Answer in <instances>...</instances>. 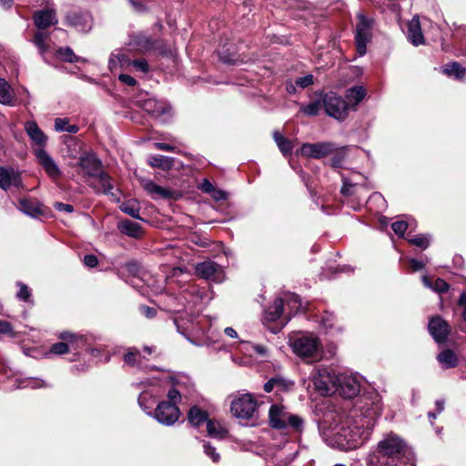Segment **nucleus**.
<instances>
[{"label": "nucleus", "mask_w": 466, "mask_h": 466, "mask_svg": "<svg viewBox=\"0 0 466 466\" xmlns=\"http://www.w3.org/2000/svg\"><path fill=\"white\" fill-rule=\"evenodd\" d=\"M380 412L378 395H362L350 410L328 413L319 428L328 445L355 450L369 440Z\"/></svg>", "instance_id": "f257e3e1"}, {"label": "nucleus", "mask_w": 466, "mask_h": 466, "mask_svg": "<svg viewBox=\"0 0 466 466\" xmlns=\"http://www.w3.org/2000/svg\"><path fill=\"white\" fill-rule=\"evenodd\" d=\"M407 443L394 432H389L373 447L368 457V466H407Z\"/></svg>", "instance_id": "f03ea898"}, {"label": "nucleus", "mask_w": 466, "mask_h": 466, "mask_svg": "<svg viewBox=\"0 0 466 466\" xmlns=\"http://www.w3.org/2000/svg\"><path fill=\"white\" fill-rule=\"evenodd\" d=\"M78 165L86 176L97 179L99 185L94 186L96 190L117 198V194L114 192L111 177L103 171L101 161L94 154L87 153L81 156Z\"/></svg>", "instance_id": "7ed1b4c3"}, {"label": "nucleus", "mask_w": 466, "mask_h": 466, "mask_svg": "<svg viewBox=\"0 0 466 466\" xmlns=\"http://www.w3.org/2000/svg\"><path fill=\"white\" fill-rule=\"evenodd\" d=\"M289 346L296 356L308 363L321 358L322 344L314 333H300L290 337Z\"/></svg>", "instance_id": "20e7f679"}, {"label": "nucleus", "mask_w": 466, "mask_h": 466, "mask_svg": "<svg viewBox=\"0 0 466 466\" xmlns=\"http://www.w3.org/2000/svg\"><path fill=\"white\" fill-rule=\"evenodd\" d=\"M269 425L273 429H291L295 432H301L304 429V420L301 417L293 414L282 404H273L268 410Z\"/></svg>", "instance_id": "39448f33"}, {"label": "nucleus", "mask_w": 466, "mask_h": 466, "mask_svg": "<svg viewBox=\"0 0 466 466\" xmlns=\"http://www.w3.org/2000/svg\"><path fill=\"white\" fill-rule=\"evenodd\" d=\"M322 98V106L328 116L339 120L343 121L349 115V104L347 101L333 91L323 94L319 92L317 94Z\"/></svg>", "instance_id": "423d86ee"}, {"label": "nucleus", "mask_w": 466, "mask_h": 466, "mask_svg": "<svg viewBox=\"0 0 466 466\" xmlns=\"http://www.w3.org/2000/svg\"><path fill=\"white\" fill-rule=\"evenodd\" d=\"M258 410L257 400L249 393H237L232 396L231 414L239 420H250Z\"/></svg>", "instance_id": "0eeeda50"}, {"label": "nucleus", "mask_w": 466, "mask_h": 466, "mask_svg": "<svg viewBox=\"0 0 466 466\" xmlns=\"http://www.w3.org/2000/svg\"><path fill=\"white\" fill-rule=\"evenodd\" d=\"M284 308V300L276 299L271 306L264 312L263 324L268 329L274 334L279 332L288 323L289 319L282 317Z\"/></svg>", "instance_id": "6e6552de"}, {"label": "nucleus", "mask_w": 466, "mask_h": 466, "mask_svg": "<svg viewBox=\"0 0 466 466\" xmlns=\"http://www.w3.org/2000/svg\"><path fill=\"white\" fill-rule=\"evenodd\" d=\"M338 375L332 370L322 368L316 370L312 376L315 390L321 395H330L336 392Z\"/></svg>", "instance_id": "1a4fd4ad"}, {"label": "nucleus", "mask_w": 466, "mask_h": 466, "mask_svg": "<svg viewBox=\"0 0 466 466\" xmlns=\"http://www.w3.org/2000/svg\"><path fill=\"white\" fill-rule=\"evenodd\" d=\"M358 24L356 25V49L359 56H362L366 53L367 44L371 39V27L373 20L366 17L363 14H358Z\"/></svg>", "instance_id": "9d476101"}, {"label": "nucleus", "mask_w": 466, "mask_h": 466, "mask_svg": "<svg viewBox=\"0 0 466 466\" xmlns=\"http://www.w3.org/2000/svg\"><path fill=\"white\" fill-rule=\"evenodd\" d=\"M139 106L153 117L162 122H167L172 116V108L169 104L163 100L147 98L139 102Z\"/></svg>", "instance_id": "9b49d317"}, {"label": "nucleus", "mask_w": 466, "mask_h": 466, "mask_svg": "<svg viewBox=\"0 0 466 466\" xmlns=\"http://www.w3.org/2000/svg\"><path fill=\"white\" fill-rule=\"evenodd\" d=\"M360 380L353 374L340 373L338 375L336 392L345 399H352L360 392Z\"/></svg>", "instance_id": "f8f14e48"}, {"label": "nucleus", "mask_w": 466, "mask_h": 466, "mask_svg": "<svg viewBox=\"0 0 466 466\" xmlns=\"http://www.w3.org/2000/svg\"><path fill=\"white\" fill-rule=\"evenodd\" d=\"M180 411L175 403H169L163 400L158 403L155 411L154 418L161 424L171 426L179 419Z\"/></svg>", "instance_id": "ddd939ff"}, {"label": "nucleus", "mask_w": 466, "mask_h": 466, "mask_svg": "<svg viewBox=\"0 0 466 466\" xmlns=\"http://www.w3.org/2000/svg\"><path fill=\"white\" fill-rule=\"evenodd\" d=\"M66 23L79 32L86 33L92 28L93 18L89 12L72 10L66 14Z\"/></svg>", "instance_id": "4468645a"}, {"label": "nucleus", "mask_w": 466, "mask_h": 466, "mask_svg": "<svg viewBox=\"0 0 466 466\" xmlns=\"http://www.w3.org/2000/svg\"><path fill=\"white\" fill-rule=\"evenodd\" d=\"M139 386L142 387L143 390L138 397V404L147 411V410L150 409V406H147L146 401L148 399L158 397L161 393V380L157 378L147 379L140 381Z\"/></svg>", "instance_id": "2eb2a0df"}, {"label": "nucleus", "mask_w": 466, "mask_h": 466, "mask_svg": "<svg viewBox=\"0 0 466 466\" xmlns=\"http://www.w3.org/2000/svg\"><path fill=\"white\" fill-rule=\"evenodd\" d=\"M428 329L434 340L439 344L445 343L451 331L450 324L441 316H434L430 319Z\"/></svg>", "instance_id": "dca6fc26"}, {"label": "nucleus", "mask_w": 466, "mask_h": 466, "mask_svg": "<svg viewBox=\"0 0 466 466\" xmlns=\"http://www.w3.org/2000/svg\"><path fill=\"white\" fill-rule=\"evenodd\" d=\"M336 149L335 144L331 142L305 143L301 146L300 152L303 156L309 157L322 158L332 154Z\"/></svg>", "instance_id": "f3484780"}, {"label": "nucleus", "mask_w": 466, "mask_h": 466, "mask_svg": "<svg viewBox=\"0 0 466 466\" xmlns=\"http://www.w3.org/2000/svg\"><path fill=\"white\" fill-rule=\"evenodd\" d=\"M196 272L200 278L215 282H221L224 279L222 267L211 260L198 263Z\"/></svg>", "instance_id": "a211bd4d"}, {"label": "nucleus", "mask_w": 466, "mask_h": 466, "mask_svg": "<svg viewBox=\"0 0 466 466\" xmlns=\"http://www.w3.org/2000/svg\"><path fill=\"white\" fill-rule=\"evenodd\" d=\"M35 156L39 165L52 179L56 180L61 177L60 168L46 149L35 148Z\"/></svg>", "instance_id": "6ab92c4d"}, {"label": "nucleus", "mask_w": 466, "mask_h": 466, "mask_svg": "<svg viewBox=\"0 0 466 466\" xmlns=\"http://www.w3.org/2000/svg\"><path fill=\"white\" fill-rule=\"evenodd\" d=\"M25 130L32 141L33 148L45 149L47 144V136L38 127L35 121H27L25 124Z\"/></svg>", "instance_id": "aec40b11"}, {"label": "nucleus", "mask_w": 466, "mask_h": 466, "mask_svg": "<svg viewBox=\"0 0 466 466\" xmlns=\"http://www.w3.org/2000/svg\"><path fill=\"white\" fill-rule=\"evenodd\" d=\"M141 185L143 188L152 196L155 199H171L177 198V192L169 188H166L157 185L155 182L149 179H142Z\"/></svg>", "instance_id": "412c9836"}, {"label": "nucleus", "mask_w": 466, "mask_h": 466, "mask_svg": "<svg viewBox=\"0 0 466 466\" xmlns=\"http://www.w3.org/2000/svg\"><path fill=\"white\" fill-rule=\"evenodd\" d=\"M22 184L20 173L11 167H0V187L7 190L12 187H19Z\"/></svg>", "instance_id": "4be33fe9"}, {"label": "nucleus", "mask_w": 466, "mask_h": 466, "mask_svg": "<svg viewBox=\"0 0 466 466\" xmlns=\"http://www.w3.org/2000/svg\"><path fill=\"white\" fill-rule=\"evenodd\" d=\"M35 25L39 29H46L57 23L56 14L54 9H44L34 14Z\"/></svg>", "instance_id": "5701e85b"}, {"label": "nucleus", "mask_w": 466, "mask_h": 466, "mask_svg": "<svg viewBox=\"0 0 466 466\" xmlns=\"http://www.w3.org/2000/svg\"><path fill=\"white\" fill-rule=\"evenodd\" d=\"M132 60L127 56V54L122 50L114 51L108 61V67L111 72L120 68V69H127L131 66Z\"/></svg>", "instance_id": "b1692460"}, {"label": "nucleus", "mask_w": 466, "mask_h": 466, "mask_svg": "<svg viewBox=\"0 0 466 466\" xmlns=\"http://www.w3.org/2000/svg\"><path fill=\"white\" fill-rule=\"evenodd\" d=\"M58 338L68 344L69 350H76L86 344V337L77 333L64 331L59 334Z\"/></svg>", "instance_id": "393cba45"}, {"label": "nucleus", "mask_w": 466, "mask_h": 466, "mask_svg": "<svg viewBox=\"0 0 466 466\" xmlns=\"http://www.w3.org/2000/svg\"><path fill=\"white\" fill-rule=\"evenodd\" d=\"M410 41L415 46L425 44L420 17L417 15L410 20Z\"/></svg>", "instance_id": "a878e982"}, {"label": "nucleus", "mask_w": 466, "mask_h": 466, "mask_svg": "<svg viewBox=\"0 0 466 466\" xmlns=\"http://www.w3.org/2000/svg\"><path fill=\"white\" fill-rule=\"evenodd\" d=\"M438 362L445 370L456 368L459 365V358L451 349L442 350L436 357Z\"/></svg>", "instance_id": "bb28decb"}, {"label": "nucleus", "mask_w": 466, "mask_h": 466, "mask_svg": "<svg viewBox=\"0 0 466 466\" xmlns=\"http://www.w3.org/2000/svg\"><path fill=\"white\" fill-rule=\"evenodd\" d=\"M441 72L456 80L461 81L466 77V67L462 66L459 62L453 61L447 63L442 66Z\"/></svg>", "instance_id": "cd10ccee"}, {"label": "nucleus", "mask_w": 466, "mask_h": 466, "mask_svg": "<svg viewBox=\"0 0 466 466\" xmlns=\"http://www.w3.org/2000/svg\"><path fill=\"white\" fill-rule=\"evenodd\" d=\"M421 279L425 287L439 294L446 293L451 288L450 284L441 278H437L435 280H432L431 278L424 275Z\"/></svg>", "instance_id": "c85d7f7f"}, {"label": "nucleus", "mask_w": 466, "mask_h": 466, "mask_svg": "<svg viewBox=\"0 0 466 466\" xmlns=\"http://www.w3.org/2000/svg\"><path fill=\"white\" fill-rule=\"evenodd\" d=\"M15 92L9 83L0 77V104L12 106L15 105Z\"/></svg>", "instance_id": "c756f323"}, {"label": "nucleus", "mask_w": 466, "mask_h": 466, "mask_svg": "<svg viewBox=\"0 0 466 466\" xmlns=\"http://www.w3.org/2000/svg\"><path fill=\"white\" fill-rule=\"evenodd\" d=\"M367 92L364 86H354L346 91V98L348 100V104H351L354 107H356L366 96Z\"/></svg>", "instance_id": "7c9ffc66"}, {"label": "nucleus", "mask_w": 466, "mask_h": 466, "mask_svg": "<svg viewBox=\"0 0 466 466\" xmlns=\"http://www.w3.org/2000/svg\"><path fill=\"white\" fill-rule=\"evenodd\" d=\"M367 207L375 214L383 212L387 208V203L383 196L379 192L372 193L367 200Z\"/></svg>", "instance_id": "2f4dec72"}, {"label": "nucleus", "mask_w": 466, "mask_h": 466, "mask_svg": "<svg viewBox=\"0 0 466 466\" xmlns=\"http://www.w3.org/2000/svg\"><path fill=\"white\" fill-rule=\"evenodd\" d=\"M119 230L129 237L140 238L142 236V228L137 222L131 220H123L118 224Z\"/></svg>", "instance_id": "473e14b6"}, {"label": "nucleus", "mask_w": 466, "mask_h": 466, "mask_svg": "<svg viewBox=\"0 0 466 466\" xmlns=\"http://www.w3.org/2000/svg\"><path fill=\"white\" fill-rule=\"evenodd\" d=\"M187 420L191 425L198 427L200 424L208 420V413L198 406H193L188 410Z\"/></svg>", "instance_id": "72a5a7b5"}, {"label": "nucleus", "mask_w": 466, "mask_h": 466, "mask_svg": "<svg viewBox=\"0 0 466 466\" xmlns=\"http://www.w3.org/2000/svg\"><path fill=\"white\" fill-rule=\"evenodd\" d=\"M319 99L309 102L308 104H300L299 112L307 116H315L319 115L322 106V98L318 96Z\"/></svg>", "instance_id": "f704fd0d"}, {"label": "nucleus", "mask_w": 466, "mask_h": 466, "mask_svg": "<svg viewBox=\"0 0 466 466\" xmlns=\"http://www.w3.org/2000/svg\"><path fill=\"white\" fill-rule=\"evenodd\" d=\"M124 361L130 367H137L138 369H143L145 367L139 350L135 348L128 350L124 356Z\"/></svg>", "instance_id": "c9c22d12"}, {"label": "nucleus", "mask_w": 466, "mask_h": 466, "mask_svg": "<svg viewBox=\"0 0 466 466\" xmlns=\"http://www.w3.org/2000/svg\"><path fill=\"white\" fill-rule=\"evenodd\" d=\"M148 163L153 167L161 168L163 170H169L174 165V158L161 155H156L149 157Z\"/></svg>", "instance_id": "e433bc0d"}, {"label": "nucleus", "mask_w": 466, "mask_h": 466, "mask_svg": "<svg viewBox=\"0 0 466 466\" xmlns=\"http://www.w3.org/2000/svg\"><path fill=\"white\" fill-rule=\"evenodd\" d=\"M207 431L210 437L223 439L227 436V430L218 421L208 420L207 421Z\"/></svg>", "instance_id": "4c0bfd02"}, {"label": "nucleus", "mask_w": 466, "mask_h": 466, "mask_svg": "<svg viewBox=\"0 0 466 466\" xmlns=\"http://www.w3.org/2000/svg\"><path fill=\"white\" fill-rule=\"evenodd\" d=\"M319 324L326 331L331 330L332 329H337L339 331H341V328L336 326V318L332 312L324 311L319 319Z\"/></svg>", "instance_id": "58836bf2"}, {"label": "nucleus", "mask_w": 466, "mask_h": 466, "mask_svg": "<svg viewBox=\"0 0 466 466\" xmlns=\"http://www.w3.org/2000/svg\"><path fill=\"white\" fill-rule=\"evenodd\" d=\"M19 208L25 214L31 217H36L42 213L37 204L27 199H22L19 201Z\"/></svg>", "instance_id": "ea45409f"}, {"label": "nucleus", "mask_w": 466, "mask_h": 466, "mask_svg": "<svg viewBox=\"0 0 466 466\" xmlns=\"http://www.w3.org/2000/svg\"><path fill=\"white\" fill-rule=\"evenodd\" d=\"M55 128L58 132H67L70 134H76L79 130L78 126L69 124L67 118H56L55 120Z\"/></svg>", "instance_id": "a19ab883"}, {"label": "nucleus", "mask_w": 466, "mask_h": 466, "mask_svg": "<svg viewBox=\"0 0 466 466\" xmlns=\"http://www.w3.org/2000/svg\"><path fill=\"white\" fill-rule=\"evenodd\" d=\"M120 209L129 215L130 217L134 218H137V219H139L140 218V216H139V205L137 201L135 200H129V201H127V202H124L121 206H120Z\"/></svg>", "instance_id": "79ce46f5"}, {"label": "nucleus", "mask_w": 466, "mask_h": 466, "mask_svg": "<svg viewBox=\"0 0 466 466\" xmlns=\"http://www.w3.org/2000/svg\"><path fill=\"white\" fill-rule=\"evenodd\" d=\"M47 38L48 35L43 32H36L34 35L33 43L36 46L42 56H45V53L48 49V45L46 44Z\"/></svg>", "instance_id": "37998d69"}, {"label": "nucleus", "mask_w": 466, "mask_h": 466, "mask_svg": "<svg viewBox=\"0 0 466 466\" xmlns=\"http://www.w3.org/2000/svg\"><path fill=\"white\" fill-rule=\"evenodd\" d=\"M57 54L63 60L69 63L86 61L85 58L76 56L70 47L60 48Z\"/></svg>", "instance_id": "c03bdc74"}, {"label": "nucleus", "mask_w": 466, "mask_h": 466, "mask_svg": "<svg viewBox=\"0 0 466 466\" xmlns=\"http://www.w3.org/2000/svg\"><path fill=\"white\" fill-rule=\"evenodd\" d=\"M275 390L277 391H288L294 387V382L281 376H275Z\"/></svg>", "instance_id": "a18cd8bd"}, {"label": "nucleus", "mask_w": 466, "mask_h": 466, "mask_svg": "<svg viewBox=\"0 0 466 466\" xmlns=\"http://www.w3.org/2000/svg\"><path fill=\"white\" fill-rule=\"evenodd\" d=\"M351 149L350 147H342L331 158V166L333 167H341L346 158L347 153Z\"/></svg>", "instance_id": "49530a36"}, {"label": "nucleus", "mask_w": 466, "mask_h": 466, "mask_svg": "<svg viewBox=\"0 0 466 466\" xmlns=\"http://www.w3.org/2000/svg\"><path fill=\"white\" fill-rule=\"evenodd\" d=\"M416 246L421 249H426L430 245V240L427 235L419 234L413 238H410V246Z\"/></svg>", "instance_id": "de8ad7c7"}, {"label": "nucleus", "mask_w": 466, "mask_h": 466, "mask_svg": "<svg viewBox=\"0 0 466 466\" xmlns=\"http://www.w3.org/2000/svg\"><path fill=\"white\" fill-rule=\"evenodd\" d=\"M284 303L290 308L291 310L298 311L301 307V301L298 295L296 294H288L285 296V299H282Z\"/></svg>", "instance_id": "09e8293b"}, {"label": "nucleus", "mask_w": 466, "mask_h": 466, "mask_svg": "<svg viewBox=\"0 0 466 466\" xmlns=\"http://www.w3.org/2000/svg\"><path fill=\"white\" fill-rule=\"evenodd\" d=\"M391 228L399 238H405V232L408 229V222L400 220L391 223Z\"/></svg>", "instance_id": "8fccbe9b"}, {"label": "nucleus", "mask_w": 466, "mask_h": 466, "mask_svg": "<svg viewBox=\"0 0 466 466\" xmlns=\"http://www.w3.org/2000/svg\"><path fill=\"white\" fill-rule=\"evenodd\" d=\"M179 387V385H176L167 391V402L175 403V405L177 406V403L181 401V390Z\"/></svg>", "instance_id": "3c124183"}, {"label": "nucleus", "mask_w": 466, "mask_h": 466, "mask_svg": "<svg viewBox=\"0 0 466 466\" xmlns=\"http://www.w3.org/2000/svg\"><path fill=\"white\" fill-rule=\"evenodd\" d=\"M19 290L17 291L16 297L25 302H30L31 298V290L24 283L19 282L17 284Z\"/></svg>", "instance_id": "603ef678"}, {"label": "nucleus", "mask_w": 466, "mask_h": 466, "mask_svg": "<svg viewBox=\"0 0 466 466\" xmlns=\"http://www.w3.org/2000/svg\"><path fill=\"white\" fill-rule=\"evenodd\" d=\"M70 350H68V344L64 342V340L55 343L51 346L49 353L54 355H63Z\"/></svg>", "instance_id": "864d4df0"}, {"label": "nucleus", "mask_w": 466, "mask_h": 466, "mask_svg": "<svg viewBox=\"0 0 466 466\" xmlns=\"http://www.w3.org/2000/svg\"><path fill=\"white\" fill-rule=\"evenodd\" d=\"M358 184H353L349 179L343 177V186L341 187V193L345 196H350L356 193L359 189Z\"/></svg>", "instance_id": "5fc2aeb1"}, {"label": "nucleus", "mask_w": 466, "mask_h": 466, "mask_svg": "<svg viewBox=\"0 0 466 466\" xmlns=\"http://www.w3.org/2000/svg\"><path fill=\"white\" fill-rule=\"evenodd\" d=\"M219 59L226 63L230 65H237L238 63H242V60H239L236 55L234 54H228L226 51L221 50L218 52Z\"/></svg>", "instance_id": "6e6d98bb"}, {"label": "nucleus", "mask_w": 466, "mask_h": 466, "mask_svg": "<svg viewBox=\"0 0 466 466\" xmlns=\"http://www.w3.org/2000/svg\"><path fill=\"white\" fill-rule=\"evenodd\" d=\"M313 83H314V77L311 74L298 77L295 80L296 86H298L299 87H300L302 89L309 87V86L313 85Z\"/></svg>", "instance_id": "4d7b16f0"}, {"label": "nucleus", "mask_w": 466, "mask_h": 466, "mask_svg": "<svg viewBox=\"0 0 466 466\" xmlns=\"http://www.w3.org/2000/svg\"><path fill=\"white\" fill-rule=\"evenodd\" d=\"M203 448L205 454L208 456L213 462H218L220 455L217 452L215 447H212L209 443H205Z\"/></svg>", "instance_id": "13d9d810"}, {"label": "nucleus", "mask_w": 466, "mask_h": 466, "mask_svg": "<svg viewBox=\"0 0 466 466\" xmlns=\"http://www.w3.org/2000/svg\"><path fill=\"white\" fill-rule=\"evenodd\" d=\"M131 66L137 71H139V72H142V73H145V74L147 73L148 70H149V66H148V64H147L146 59L132 60Z\"/></svg>", "instance_id": "bf43d9fd"}, {"label": "nucleus", "mask_w": 466, "mask_h": 466, "mask_svg": "<svg viewBox=\"0 0 466 466\" xmlns=\"http://www.w3.org/2000/svg\"><path fill=\"white\" fill-rule=\"evenodd\" d=\"M427 263V258L425 259H416L410 258V271H419L422 269Z\"/></svg>", "instance_id": "052dcab7"}, {"label": "nucleus", "mask_w": 466, "mask_h": 466, "mask_svg": "<svg viewBox=\"0 0 466 466\" xmlns=\"http://www.w3.org/2000/svg\"><path fill=\"white\" fill-rule=\"evenodd\" d=\"M249 347L252 350L261 358L268 357V350L265 345L262 344H251Z\"/></svg>", "instance_id": "680f3d73"}, {"label": "nucleus", "mask_w": 466, "mask_h": 466, "mask_svg": "<svg viewBox=\"0 0 466 466\" xmlns=\"http://www.w3.org/2000/svg\"><path fill=\"white\" fill-rule=\"evenodd\" d=\"M279 150L282 152V154L284 155H288L291 152L292 150V145H291V142L285 138V140H283L281 143H279L278 145Z\"/></svg>", "instance_id": "e2e57ef3"}, {"label": "nucleus", "mask_w": 466, "mask_h": 466, "mask_svg": "<svg viewBox=\"0 0 466 466\" xmlns=\"http://www.w3.org/2000/svg\"><path fill=\"white\" fill-rule=\"evenodd\" d=\"M54 207L58 211H63V212H66V213H71L74 211V207L72 205L65 204L62 202H56L54 204Z\"/></svg>", "instance_id": "0e129e2a"}, {"label": "nucleus", "mask_w": 466, "mask_h": 466, "mask_svg": "<svg viewBox=\"0 0 466 466\" xmlns=\"http://www.w3.org/2000/svg\"><path fill=\"white\" fill-rule=\"evenodd\" d=\"M118 79L122 83H124L129 86H134L137 84V80L133 76L126 75V74H120L118 76Z\"/></svg>", "instance_id": "69168bd1"}, {"label": "nucleus", "mask_w": 466, "mask_h": 466, "mask_svg": "<svg viewBox=\"0 0 466 466\" xmlns=\"http://www.w3.org/2000/svg\"><path fill=\"white\" fill-rule=\"evenodd\" d=\"M84 263L86 267L94 268L97 265L98 260L95 255H86L84 257Z\"/></svg>", "instance_id": "338daca9"}, {"label": "nucleus", "mask_w": 466, "mask_h": 466, "mask_svg": "<svg viewBox=\"0 0 466 466\" xmlns=\"http://www.w3.org/2000/svg\"><path fill=\"white\" fill-rule=\"evenodd\" d=\"M27 386H29V387H31L33 389H39V388L46 387L47 384L44 380H42L30 379L27 381Z\"/></svg>", "instance_id": "774afa93"}]
</instances>
